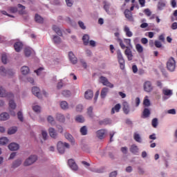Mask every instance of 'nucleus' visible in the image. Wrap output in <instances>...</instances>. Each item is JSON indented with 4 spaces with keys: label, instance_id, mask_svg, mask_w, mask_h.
Returning <instances> with one entry per match:
<instances>
[{
    "label": "nucleus",
    "instance_id": "f257e3e1",
    "mask_svg": "<svg viewBox=\"0 0 177 177\" xmlns=\"http://www.w3.org/2000/svg\"><path fill=\"white\" fill-rule=\"evenodd\" d=\"M38 161L37 155H30L24 162V167H30Z\"/></svg>",
    "mask_w": 177,
    "mask_h": 177
},
{
    "label": "nucleus",
    "instance_id": "f03ea898",
    "mask_svg": "<svg viewBox=\"0 0 177 177\" xmlns=\"http://www.w3.org/2000/svg\"><path fill=\"white\" fill-rule=\"evenodd\" d=\"M57 149L59 154H64L66 149H70V144L59 141L57 144Z\"/></svg>",
    "mask_w": 177,
    "mask_h": 177
},
{
    "label": "nucleus",
    "instance_id": "7ed1b4c3",
    "mask_svg": "<svg viewBox=\"0 0 177 177\" xmlns=\"http://www.w3.org/2000/svg\"><path fill=\"white\" fill-rule=\"evenodd\" d=\"M0 97H7V99H12L13 93L8 92L5 88L0 86Z\"/></svg>",
    "mask_w": 177,
    "mask_h": 177
},
{
    "label": "nucleus",
    "instance_id": "20e7f679",
    "mask_svg": "<svg viewBox=\"0 0 177 177\" xmlns=\"http://www.w3.org/2000/svg\"><path fill=\"white\" fill-rule=\"evenodd\" d=\"M117 55H118V62L120 65V68L121 70H124V68H125V60L124 59V57H122V53H121L120 50H118Z\"/></svg>",
    "mask_w": 177,
    "mask_h": 177
},
{
    "label": "nucleus",
    "instance_id": "39448f33",
    "mask_svg": "<svg viewBox=\"0 0 177 177\" xmlns=\"http://www.w3.org/2000/svg\"><path fill=\"white\" fill-rule=\"evenodd\" d=\"M100 82L104 86H109V88H114V84H111L110 82H109V80L107 77L104 76H101L100 77Z\"/></svg>",
    "mask_w": 177,
    "mask_h": 177
},
{
    "label": "nucleus",
    "instance_id": "423d86ee",
    "mask_svg": "<svg viewBox=\"0 0 177 177\" xmlns=\"http://www.w3.org/2000/svg\"><path fill=\"white\" fill-rule=\"evenodd\" d=\"M167 67L169 71H174V70H175V59H174V58L171 57L168 60Z\"/></svg>",
    "mask_w": 177,
    "mask_h": 177
},
{
    "label": "nucleus",
    "instance_id": "0eeeda50",
    "mask_svg": "<svg viewBox=\"0 0 177 177\" xmlns=\"http://www.w3.org/2000/svg\"><path fill=\"white\" fill-rule=\"evenodd\" d=\"M32 92L35 96H37L38 99H42V95L41 94V90L37 86H34L32 88Z\"/></svg>",
    "mask_w": 177,
    "mask_h": 177
},
{
    "label": "nucleus",
    "instance_id": "6e6552de",
    "mask_svg": "<svg viewBox=\"0 0 177 177\" xmlns=\"http://www.w3.org/2000/svg\"><path fill=\"white\" fill-rule=\"evenodd\" d=\"M21 164H23V159L19 158L12 162L11 168H13L14 169L16 168H19V167H20Z\"/></svg>",
    "mask_w": 177,
    "mask_h": 177
},
{
    "label": "nucleus",
    "instance_id": "1a4fd4ad",
    "mask_svg": "<svg viewBox=\"0 0 177 177\" xmlns=\"http://www.w3.org/2000/svg\"><path fill=\"white\" fill-rule=\"evenodd\" d=\"M68 164L70 168L73 169V171H78V165H77V163H75V161L73 159H69L68 160Z\"/></svg>",
    "mask_w": 177,
    "mask_h": 177
},
{
    "label": "nucleus",
    "instance_id": "9d476101",
    "mask_svg": "<svg viewBox=\"0 0 177 177\" xmlns=\"http://www.w3.org/2000/svg\"><path fill=\"white\" fill-rule=\"evenodd\" d=\"M106 129H100L97 131L96 132V136L97 138H98V139H104V138L106 137Z\"/></svg>",
    "mask_w": 177,
    "mask_h": 177
},
{
    "label": "nucleus",
    "instance_id": "9b49d317",
    "mask_svg": "<svg viewBox=\"0 0 177 177\" xmlns=\"http://www.w3.org/2000/svg\"><path fill=\"white\" fill-rule=\"evenodd\" d=\"M8 149L10 151H17L20 149V145L16 142H12L8 145Z\"/></svg>",
    "mask_w": 177,
    "mask_h": 177
},
{
    "label": "nucleus",
    "instance_id": "f8f14e48",
    "mask_svg": "<svg viewBox=\"0 0 177 177\" xmlns=\"http://www.w3.org/2000/svg\"><path fill=\"white\" fill-rule=\"evenodd\" d=\"M68 57L72 64H77V63L78 62V59L75 57L73 52L71 51L68 53Z\"/></svg>",
    "mask_w": 177,
    "mask_h": 177
},
{
    "label": "nucleus",
    "instance_id": "ddd939ff",
    "mask_svg": "<svg viewBox=\"0 0 177 177\" xmlns=\"http://www.w3.org/2000/svg\"><path fill=\"white\" fill-rule=\"evenodd\" d=\"M144 91H145V92H151L153 91V86H151V82L149 81L145 82Z\"/></svg>",
    "mask_w": 177,
    "mask_h": 177
},
{
    "label": "nucleus",
    "instance_id": "4468645a",
    "mask_svg": "<svg viewBox=\"0 0 177 177\" xmlns=\"http://www.w3.org/2000/svg\"><path fill=\"white\" fill-rule=\"evenodd\" d=\"M124 55L127 56L128 60L131 61L133 58V55L132 54V50L129 47H126V50H124Z\"/></svg>",
    "mask_w": 177,
    "mask_h": 177
},
{
    "label": "nucleus",
    "instance_id": "2eb2a0df",
    "mask_svg": "<svg viewBox=\"0 0 177 177\" xmlns=\"http://www.w3.org/2000/svg\"><path fill=\"white\" fill-rule=\"evenodd\" d=\"M48 133L50 138H53V139H56V138H57V132L54 128H52V127L49 128Z\"/></svg>",
    "mask_w": 177,
    "mask_h": 177
},
{
    "label": "nucleus",
    "instance_id": "dca6fc26",
    "mask_svg": "<svg viewBox=\"0 0 177 177\" xmlns=\"http://www.w3.org/2000/svg\"><path fill=\"white\" fill-rule=\"evenodd\" d=\"M10 118L9 113L3 112L0 114V121H8Z\"/></svg>",
    "mask_w": 177,
    "mask_h": 177
},
{
    "label": "nucleus",
    "instance_id": "f3484780",
    "mask_svg": "<svg viewBox=\"0 0 177 177\" xmlns=\"http://www.w3.org/2000/svg\"><path fill=\"white\" fill-rule=\"evenodd\" d=\"M14 48L17 52H20L21 49H23V43H21V41H17L14 44Z\"/></svg>",
    "mask_w": 177,
    "mask_h": 177
},
{
    "label": "nucleus",
    "instance_id": "a211bd4d",
    "mask_svg": "<svg viewBox=\"0 0 177 177\" xmlns=\"http://www.w3.org/2000/svg\"><path fill=\"white\" fill-rule=\"evenodd\" d=\"M24 53L26 57H30V56H31V54L32 53V48L30 47H26L24 49Z\"/></svg>",
    "mask_w": 177,
    "mask_h": 177
},
{
    "label": "nucleus",
    "instance_id": "6ab92c4d",
    "mask_svg": "<svg viewBox=\"0 0 177 177\" xmlns=\"http://www.w3.org/2000/svg\"><path fill=\"white\" fill-rule=\"evenodd\" d=\"M123 106V111L124 114H129V104L127 102H124L122 104Z\"/></svg>",
    "mask_w": 177,
    "mask_h": 177
},
{
    "label": "nucleus",
    "instance_id": "aec40b11",
    "mask_svg": "<svg viewBox=\"0 0 177 177\" xmlns=\"http://www.w3.org/2000/svg\"><path fill=\"white\" fill-rule=\"evenodd\" d=\"M35 21L38 23L39 24H43L44 23V17H41V15L36 14L35 16Z\"/></svg>",
    "mask_w": 177,
    "mask_h": 177
},
{
    "label": "nucleus",
    "instance_id": "412c9836",
    "mask_svg": "<svg viewBox=\"0 0 177 177\" xmlns=\"http://www.w3.org/2000/svg\"><path fill=\"white\" fill-rule=\"evenodd\" d=\"M84 97L87 100H91L93 97V92L91 90H88L84 93Z\"/></svg>",
    "mask_w": 177,
    "mask_h": 177
},
{
    "label": "nucleus",
    "instance_id": "4be33fe9",
    "mask_svg": "<svg viewBox=\"0 0 177 177\" xmlns=\"http://www.w3.org/2000/svg\"><path fill=\"white\" fill-rule=\"evenodd\" d=\"M65 138H66V139H67V140L71 142V143H72V145H74V143H75V140H74V138H73V136H71V134H70L68 133H66Z\"/></svg>",
    "mask_w": 177,
    "mask_h": 177
},
{
    "label": "nucleus",
    "instance_id": "5701e85b",
    "mask_svg": "<svg viewBox=\"0 0 177 177\" xmlns=\"http://www.w3.org/2000/svg\"><path fill=\"white\" fill-rule=\"evenodd\" d=\"M17 132V127H12L8 129V135H15Z\"/></svg>",
    "mask_w": 177,
    "mask_h": 177
},
{
    "label": "nucleus",
    "instance_id": "b1692460",
    "mask_svg": "<svg viewBox=\"0 0 177 177\" xmlns=\"http://www.w3.org/2000/svg\"><path fill=\"white\" fill-rule=\"evenodd\" d=\"M108 92H109V88L107 87L103 88L102 89L101 94H100L102 99H104V97H106Z\"/></svg>",
    "mask_w": 177,
    "mask_h": 177
},
{
    "label": "nucleus",
    "instance_id": "393cba45",
    "mask_svg": "<svg viewBox=\"0 0 177 177\" xmlns=\"http://www.w3.org/2000/svg\"><path fill=\"white\" fill-rule=\"evenodd\" d=\"M53 31H55V32H56V34H57V35H59V37H62V35H63V34L62 33V30H60V28H59L58 26L53 25Z\"/></svg>",
    "mask_w": 177,
    "mask_h": 177
},
{
    "label": "nucleus",
    "instance_id": "a878e982",
    "mask_svg": "<svg viewBox=\"0 0 177 177\" xmlns=\"http://www.w3.org/2000/svg\"><path fill=\"white\" fill-rule=\"evenodd\" d=\"M21 71L24 75H27L28 73H30V68L28 66H22L21 68Z\"/></svg>",
    "mask_w": 177,
    "mask_h": 177
},
{
    "label": "nucleus",
    "instance_id": "bb28decb",
    "mask_svg": "<svg viewBox=\"0 0 177 177\" xmlns=\"http://www.w3.org/2000/svg\"><path fill=\"white\" fill-rule=\"evenodd\" d=\"M9 143V139L6 137H3L0 138V145L1 146H5V145H8Z\"/></svg>",
    "mask_w": 177,
    "mask_h": 177
},
{
    "label": "nucleus",
    "instance_id": "cd10ccee",
    "mask_svg": "<svg viewBox=\"0 0 177 177\" xmlns=\"http://www.w3.org/2000/svg\"><path fill=\"white\" fill-rule=\"evenodd\" d=\"M121 109V104H118L111 109V114H114V113H118Z\"/></svg>",
    "mask_w": 177,
    "mask_h": 177
},
{
    "label": "nucleus",
    "instance_id": "c85d7f7f",
    "mask_svg": "<svg viewBox=\"0 0 177 177\" xmlns=\"http://www.w3.org/2000/svg\"><path fill=\"white\" fill-rule=\"evenodd\" d=\"M124 16L129 20H132V12L129 10H124Z\"/></svg>",
    "mask_w": 177,
    "mask_h": 177
},
{
    "label": "nucleus",
    "instance_id": "c756f323",
    "mask_svg": "<svg viewBox=\"0 0 177 177\" xmlns=\"http://www.w3.org/2000/svg\"><path fill=\"white\" fill-rule=\"evenodd\" d=\"M130 151L131 153H133V154H136V153H138V151H139V149L138 148V146L133 145H131V147L130 148Z\"/></svg>",
    "mask_w": 177,
    "mask_h": 177
},
{
    "label": "nucleus",
    "instance_id": "7c9ffc66",
    "mask_svg": "<svg viewBox=\"0 0 177 177\" xmlns=\"http://www.w3.org/2000/svg\"><path fill=\"white\" fill-rule=\"evenodd\" d=\"M57 120L59 121V122H64L66 118H64V115H62V113H58L57 114Z\"/></svg>",
    "mask_w": 177,
    "mask_h": 177
},
{
    "label": "nucleus",
    "instance_id": "2f4dec72",
    "mask_svg": "<svg viewBox=\"0 0 177 177\" xmlns=\"http://www.w3.org/2000/svg\"><path fill=\"white\" fill-rule=\"evenodd\" d=\"M162 93L165 95V96H171L172 95V90L164 88L162 90Z\"/></svg>",
    "mask_w": 177,
    "mask_h": 177
},
{
    "label": "nucleus",
    "instance_id": "473e14b6",
    "mask_svg": "<svg viewBox=\"0 0 177 177\" xmlns=\"http://www.w3.org/2000/svg\"><path fill=\"white\" fill-rule=\"evenodd\" d=\"M142 115L143 117H145V118H147V117H150V110L147 108H145L143 111Z\"/></svg>",
    "mask_w": 177,
    "mask_h": 177
},
{
    "label": "nucleus",
    "instance_id": "72a5a7b5",
    "mask_svg": "<svg viewBox=\"0 0 177 177\" xmlns=\"http://www.w3.org/2000/svg\"><path fill=\"white\" fill-rule=\"evenodd\" d=\"M61 109L63 110H67L68 109V104L66 101H62L60 103Z\"/></svg>",
    "mask_w": 177,
    "mask_h": 177
},
{
    "label": "nucleus",
    "instance_id": "f704fd0d",
    "mask_svg": "<svg viewBox=\"0 0 177 177\" xmlns=\"http://www.w3.org/2000/svg\"><path fill=\"white\" fill-rule=\"evenodd\" d=\"M84 45H88L89 44V35H84L82 37Z\"/></svg>",
    "mask_w": 177,
    "mask_h": 177
},
{
    "label": "nucleus",
    "instance_id": "c9c22d12",
    "mask_svg": "<svg viewBox=\"0 0 177 177\" xmlns=\"http://www.w3.org/2000/svg\"><path fill=\"white\" fill-rule=\"evenodd\" d=\"M9 107L10 109H12V110H15L17 107L16 102H15L14 100H10L9 101Z\"/></svg>",
    "mask_w": 177,
    "mask_h": 177
},
{
    "label": "nucleus",
    "instance_id": "e433bc0d",
    "mask_svg": "<svg viewBox=\"0 0 177 177\" xmlns=\"http://www.w3.org/2000/svg\"><path fill=\"white\" fill-rule=\"evenodd\" d=\"M62 94L65 97H70V96H71V91H70L69 90H64Z\"/></svg>",
    "mask_w": 177,
    "mask_h": 177
},
{
    "label": "nucleus",
    "instance_id": "4c0bfd02",
    "mask_svg": "<svg viewBox=\"0 0 177 177\" xmlns=\"http://www.w3.org/2000/svg\"><path fill=\"white\" fill-rule=\"evenodd\" d=\"M80 133H81L82 135H83V136L87 135V133H88V128H86V126H83V127L80 129Z\"/></svg>",
    "mask_w": 177,
    "mask_h": 177
},
{
    "label": "nucleus",
    "instance_id": "58836bf2",
    "mask_svg": "<svg viewBox=\"0 0 177 177\" xmlns=\"http://www.w3.org/2000/svg\"><path fill=\"white\" fill-rule=\"evenodd\" d=\"M136 49L138 53H143V46L142 45L138 44L136 45Z\"/></svg>",
    "mask_w": 177,
    "mask_h": 177
},
{
    "label": "nucleus",
    "instance_id": "ea45409f",
    "mask_svg": "<svg viewBox=\"0 0 177 177\" xmlns=\"http://www.w3.org/2000/svg\"><path fill=\"white\" fill-rule=\"evenodd\" d=\"M151 124L153 128L158 127V119L157 118H153L152 120Z\"/></svg>",
    "mask_w": 177,
    "mask_h": 177
},
{
    "label": "nucleus",
    "instance_id": "a19ab883",
    "mask_svg": "<svg viewBox=\"0 0 177 177\" xmlns=\"http://www.w3.org/2000/svg\"><path fill=\"white\" fill-rule=\"evenodd\" d=\"M32 110L37 113H41V106H38V105H35L32 106Z\"/></svg>",
    "mask_w": 177,
    "mask_h": 177
},
{
    "label": "nucleus",
    "instance_id": "79ce46f5",
    "mask_svg": "<svg viewBox=\"0 0 177 177\" xmlns=\"http://www.w3.org/2000/svg\"><path fill=\"white\" fill-rule=\"evenodd\" d=\"M17 117H18V120H19L21 122H23L24 121V118L23 117V113L21 111H19L17 113Z\"/></svg>",
    "mask_w": 177,
    "mask_h": 177
},
{
    "label": "nucleus",
    "instance_id": "37998d69",
    "mask_svg": "<svg viewBox=\"0 0 177 177\" xmlns=\"http://www.w3.org/2000/svg\"><path fill=\"white\" fill-rule=\"evenodd\" d=\"M87 113L89 117L92 118L93 117V108L92 106H90L87 110Z\"/></svg>",
    "mask_w": 177,
    "mask_h": 177
},
{
    "label": "nucleus",
    "instance_id": "c03bdc74",
    "mask_svg": "<svg viewBox=\"0 0 177 177\" xmlns=\"http://www.w3.org/2000/svg\"><path fill=\"white\" fill-rule=\"evenodd\" d=\"M0 73L1 75H6L8 73V69L5 68L3 66L0 67Z\"/></svg>",
    "mask_w": 177,
    "mask_h": 177
},
{
    "label": "nucleus",
    "instance_id": "a18cd8bd",
    "mask_svg": "<svg viewBox=\"0 0 177 177\" xmlns=\"http://www.w3.org/2000/svg\"><path fill=\"white\" fill-rule=\"evenodd\" d=\"M124 31L127 37H132V32L129 30V28L127 26L124 27Z\"/></svg>",
    "mask_w": 177,
    "mask_h": 177
},
{
    "label": "nucleus",
    "instance_id": "49530a36",
    "mask_svg": "<svg viewBox=\"0 0 177 177\" xmlns=\"http://www.w3.org/2000/svg\"><path fill=\"white\" fill-rule=\"evenodd\" d=\"M53 41L55 44H60L62 42V39L59 36H54Z\"/></svg>",
    "mask_w": 177,
    "mask_h": 177
},
{
    "label": "nucleus",
    "instance_id": "de8ad7c7",
    "mask_svg": "<svg viewBox=\"0 0 177 177\" xmlns=\"http://www.w3.org/2000/svg\"><path fill=\"white\" fill-rule=\"evenodd\" d=\"M75 120L77 121V122H84V121H85V120L84 119V117H82V115L76 116Z\"/></svg>",
    "mask_w": 177,
    "mask_h": 177
},
{
    "label": "nucleus",
    "instance_id": "09e8293b",
    "mask_svg": "<svg viewBox=\"0 0 177 177\" xmlns=\"http://www.w3.org/2000/svg\"><path fill=\"white\" fill-rule=\"evenodd\" d=\"M162 8H165V3L160 1L158 4V9L159 10H162Z\"/></svg>",
    "mask_w": 177,
    "mask_h": 177
},
{
    "label": "nucleus",
    "instance_id": "8fccbe9b",
    "mask_svg": "<svg viewBox=\"0 0 177 177\" xmlns=\"http://www.w3.org/2000/svg\"><path fill=\"white\" fill-rule=\"evenodd\" d=\"M1 61L3 64H6L8 63V57H6V55L3 54L1 56Z\"/></svg>",
    "mask_w": 177,
    "mask_h": 177
},
{
    "label": "nucleus",
    "instance_id": "3c124183",
    "mask_svg": "<svg viewBox=\"0 0 177 177\" xmlns=\"http://www.w3.org/2000/svg\"><path fill=\"white\" fill-rule=\"evenodd\" d=\"M134 139L136 142H138V143H140V142H142L140 139V136L138 133L134 134Z\"/></svg>",
    "mask_w": 177,
    "mask_h": 177
},
{
    "label": "nucleus",
    "instance_id": "603ef678",
    "mask_svg": "<svg viewBox=\"0 0 177 177\" xmlns=\"http://www.w3.org/2000/svg\"><path fill=\"white\" fill-rule=\"evenodd\" d=\"M143 104H144V106H145L146 107L150 106V105H151L150 100H149V99H145V100H144Z\"/></svg>",
    "mask_w": 177,
    "mask_h": 177
},
{
    "label": "nucleus",
    "instance_id": "864d4df0",
    "mask_svg": "<svg viewBox=\"0 0 177 177\" xmlns=\"http://www.w3.org/2000/svg\"><path fill=\"white\" fill-rule=\"evenodd\" d=\"M41 135L44 140H46V139H48V133L46 132V131H41Z\"/></svg>",
    "mask_w": 177,
    "mask_h": 177
},
{
    "label": "nucleus",
    "instance_id": "5fc2aeb1",
    "mask_svg": "<svg viewBox=\"0 0 177 177\" xmlns=\"http://www.w3.org/2000/svg\"><path fill=\"white\" fill-rule=\"evenodd\" d=\"M9 10L11 13H17V7H10Z\"/></svg>",
    "mask_w": 177,
    "mask_h": 177
},
{
    "label": "nucleus",
    "instance_id": "6e6d98bb",
    "mask_svg": "<svg viewBox=\"0 0 177 177\" xmlns=\"http://www.w3.org/2000/svg\"><path fill=\"white\" fill-rule=\"evenodd\" d=\"M47 121L50 123V124H53V122H55V118H53L52 117V115H49L47 118Z\"/></svg>",
    "mask_w": 177,
    "mask_h": 177
},
{
    "label": "nucleus",
    "instance_id": "4d7b16f0",
    "mask_svg": "<svg viewBox=\"0 0 177 177\" xmlns=\"http://www.w3.org/2000/svg\"><path fill=\"white\" fill-rule=\"evenodd\" d=\"M155 46L156 48H162V44H161V41H160L158 40H156L155 41Z\"/></svg>",
    "mask_w": 177,
    "mask_h": 177
},
{
    "label": "nucleus",
    "instance_id": "13d9d810",
    "mask_svg": "<svg viewBox=\"0 0 177 177\" xmlns=\"http://www.w3.org/2000/svg\"><path fill=\"white\" fill-rule=\"evenodd\" d=\"M43 70H44V68L40 67L37 70H35L34 73H35L37 74V75H39L41 74V71H43Z\"/></svg>",
    "mask_w": 177,
    "mask_h": 177
},
{
    "label": "nucleus",
    "instance_id": "bf43d9fd",
    "mask_svg": "<svg viewBox=\"0 0 177 177\" xmlns=\"http://www.w3.org/2000/svg\"><path fill=\"white\" fill-rule=\"evenodd\" d=\"M80 62L82 66L84 67V68H86V67H87L86 62H85L84 59H80Z\"/></svg>",
    "mask_w": 177,
    "mask_h": 177
},
{
    "label": "nucleus",
    "instance_id": "052dcab7",
    "mask_svg": "<svg viewBox=\"0 0 177 177\" xmlns=\"http://www.w3.org/2000/svg\"><path fill=\"white\" fill-rule=\"evenodd\" d=\"M78 24L80 26V27L82 29V30H85V28H86V26H85V25L84 24V22L79 21H78Z\"/></svg>",
    "mask_w": 177,
    "mask_h": 177
},
{
    "label": "nucleus",
    "instance_id": "680f3d73",
    "mask_svg": "<svg viewBox=\"0 0 177 177\" xmlns=\"http://www.w3.org/2000/svg\"><path fill=\"white\" fill-rule=\"evenodd\" d=\"M8 75H10L11 77L12 75H15V71H13L12 69H7V73Z\"/></svg>",
    "mask_w": 177,
    "mask_h": 177
},
{
    "label": "nucleus",
    "instance_id": "e2e57ef3",
    "mask_svg": "<svg viewBox=\"0 0 177 177\" xmlns=\"http://www.w3.org/2000/svg\"><path fill=\"white\" fill-rule=\"evenodd\" d=\"M121 151H122V153H123V154H127V153H128V147H122Z\"/></svg>",
    "mask_w": 177,
    "mask_h": 177
},
{
    "label": "nucleus",
    "instance_id": "0e129e2a",
    "mask_svg": "<svg viewBox=\"0 0 177 177\" xmlns=\"http://www.w3.org/2000/svg\"><path fill=\"white\" fill-rule=\"evenodd\" d=\"M83 106L82 104H79L76 106V111H78L79 113H81L82 111Z\"/></svg>",
    "mask_w": 177,
    "mask_h": 177
},
{
    "label": "nucleus",
    "instance_id": "69168bd1",
    "mask_svg": "<svg viewBox=\"0 0 177 177\" xmlns=\"http://www.w3.org/2000/svg\"><path fill=\"white\" fill-rule=\"evenodd\" d=\"M63 88V82L60 81L57 83V89H62Z\"/></svg>",
    "mask_w": 177,
    "mask_h": 177
},
{
    "label": "nucleus",
    "instance_id": "338daca9",
    "mask_svg": "<svg viewBox=\"0 0 177 177\" xmlns=\"http://www.w3.org/2000/svg\"><path fill=\"white\" fill-rule=\"evenodd\" d=\"M67 6H73V0H66Z\"/></svg>",
    "mask_w": 177,
    "mask_h": 177
},
{
    "label": "nucleus",
    "instance_id": "774afa93",
    "mask_svg": "<svg viewBox=\"0 0 177 177\" xmlns=\"http://www.w3.org/2000/svg\"><path fill=\"white\" fill-rule=\"evenodd\" d=\"M117 176V171H114L110 173L109 177H116Z\"/></svg>",
    "mask_w": 177,
    "mask_h": 177
}]
</instances>
